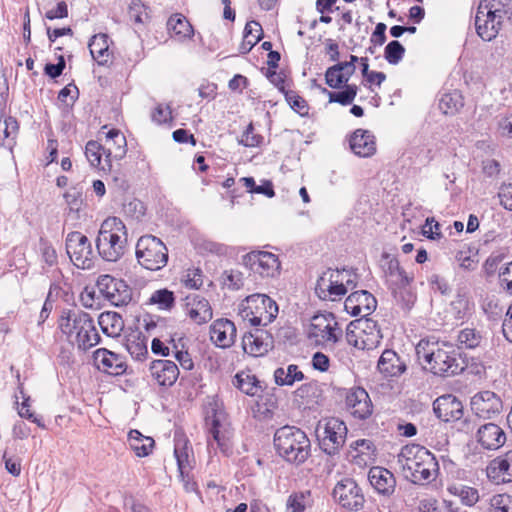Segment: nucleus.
I'll list each match as a JSON object with an SVG mask.
<instances>
[{"mask_svg":"<svg viewBox=\"0 0 512 512\" xmlns=\"http://www.w3.org/2000/svg\"><path fill=\"white\" fill-rule=\"evenodd\" d=\"M145 211L143 202L138 199H132L123 204L125 216L134 220H140L145 215Z\"/></svg>","mask_w":512,"mask_h":512,"instance_id":"6e6d98bb","label":"nucleus"},{"mask_svg":"<svg viewBox=\"0 0 512 512\" xmlns=\"http://www.w3.org/2000/svg\"><path fill=\"white\" fill-rule=\"evenodd\" d=\"M503 254H491L483 264V270L487 277L495 274L498 265L503 261Z\"/></svg>","mask_w":512,"mask_h":512,"instance_id":"e2e57ef3","label":"nucleus"},{"mask_svg":"<svg viewBox=\"0 0 512 512\" xmlns=\"http://www.w3.org/2000/svg\"><path fill=\"white\" fill-rule=\"evenodd\" d=\"M68 16V6L65 1L57 3L55 8L49 9L45 13V17L49 20L62 19Z\"/></svg>","mask_w":512,"mask_h":512,"instance_id":"69168bd1","label":"nucleus"},{"mask_svg":"<svg viewBox=\"0 0 512 512\" xmlns=\"http://www.w3.org/2000/svg\"><path fill=\"white\" fill-rule=\"evenodd\" d=\"M285 98L290 107L300 116H306L309 113V106L306 100L295 91H287Z\"/></svg>","mask_w":512,"mask_h":512,"instance_id":"864d4df0","label":"nucleus"},{"mask_svg":"<svg viewBox=\"0 0 512 512\" xmlns=\"http://www.w3.org/2000/svg\"><path fill=\"white\" fill-rule=\"evenodd\" d=\"M91 56L100 65L109 61L108 36L106 34H97L92 37L88 44Z\"/></svg>","mask_w":512,"mask_h":512,"instance_id":"72a5a7b5","label":"nucleus"},{"mask_svg":"<svg viewBox=\"0 0 512 512\" xmlns=\"http://www.w3.org/2000/svg\"><path fill=\"white\" fill-rule=\"evenodd\" d=\"M59 328L69 339L75 337L78 348L86 351L97 345L100 335L91 316L83 311H70L61 316Z\"/></svg>","mask_w":512,"mask_h":512,"instance_id":"39448f33","label":"nucleus"},{"mask_svg":"<svg viewBox=\"0 0 512 512\" xmlns=\"http://www.w3.org/2000/svg\"><path fill=\"white\" fill-rule=\"evenodd\" d=\"M236 336V326L229 319H217L210 326V339L217 347H231L235 342Z\"/></svg>","mask_w":512,"mask_h":512,"instance_id":"b1692460","label":"nucleus"},{"mask_svg":"<svg viewBox=\"0 0 512 512\" xmlns=\"http://www.w3.org/2000/svg\"><path fill=\"white\" fill-rule=\"evenodd\" d=\"M485 8L491 9L498 19L502 20L504 16L512 22V0H492Z\"/></svg>","mask_w":512,"mask_h":512,"instance_id":"603ef678","label":"nucleus"},{"mask_svg":"<svg viewBox=\"0 0 512 512\" xmlns=\"http://www.w3.org/2000/svg\"><path fill=\"white\" fill-rule=\"evenodd\" d=\"M334 499L344 508L359 511L365 499L357 483L351 478L339 481L333 489Z\"/></svg>","mask_w":512,"mask_h":512,"instance_id":"dca6fc26","label":"nucleus"},{"mask_svg":"<svg viewBox=\"0 0 512 512\" xmlns=\"http://www.w3.org/2000/svg\"><path fill=\"white\" fill-rule=\"evenodd\" d=\"M503 404L499 396L492 391H481L471 398V409L482 419H492L502 411Z\"/></svg>","mask_w":512,"mask_h":512,"instance_id":"f3484780","label":"nucleus"},{"mask_svg":"<svg viewBox=\"0 0 512 512\" xmlns=\"http://www.w3.org/2000/svg\"><path fill=\"white\" fill-rule=\"evenodd\" d=\"M345 273L339 269H328L318 278L315 293L322 300L335 301L346 294Z\"/></svg>","mask_w":512,"mask_h":512,"instance_id":"4468645a","label":"nucleus"},{"mask_svg":"<svg viewBox=\"0 0 512 512\" xmlns=\"http://www.w3.org/2000/svg\"><path fill=\"white\" fill-rule=\"evenodd\" d=\"M64 68H65V60H64V57L62 55H60L58 57V63L57 64H52V63L46 64L44 71L49 77L54 79V78L59 77L62 74Z\"/></svg>","mask_w":512,"mask_h":512,"instance_id":"774afa93","label":"nucleus"},{"mask_svg":"<svg viewBox=\"0 0 512 512\" xmlns=\"http://www.w3.org/2000/svg\"><path fill=\"white\" fill-rule=\"evenodd\" d=\"M368 479L374 489L384 496H390L395 491L396 480L394 475L382 467H372Z\"/></svg>","mask_w":512,"mask_h":512,"instance_id":"c756f323","label":"nucleus"},{"mask_svg":"<svg viewBox=\"0 0 512 512\" xmlns=\"http://www.w3.org/2000/svg\"><path fill=\"white\" fill-rule=\"evenodd\" d=\"M98 323L103 333L111 337L118 336L124 328V321L116 312L101 313L98 318Z\"/></svg>","mask_w":512,"mask_h":512,"instance_id":"c9c22d12","label":"nucleus"},{"mask_svg":"<svg viewBox=\"0 0 512 512\" xmlns=\"http://www.w3.org/2000/svg\"><path fill=\"white\" fill-rule=\"evenodd\" d=\"M397 463L405 477L415 484L434 480L439 470L435 456L427 448L418 444L402 447L397 455Z\"/></svg>","mask_w":512,"mask_h":512,"instance_id":"f03ea898","label":"nucleus"},{"mask_svg":"<svg viewBox=\"0 0 512 512\" xmlns=\"http://www.w3.org/2000/svg\"><path fill=\"white\" fill-rule=\"evenodd\" d=\"M67 205L71 211H79L82 205V192L72 188L64 194Z\"/></svg>","mask_w":512,"mask_h":512,"instance_id":"680f3d73","label":"nucleus"},{"mask_svg":"<svg viewBox=\"0 0 512 512\" xmlns=\"http://www.w3.org/2000/svg\"><path fill=\"white\" fill-rule=\"evenodd\" d=\"M224 284L230 289H240L243 286V274L238 270H226L223 275Z\"/></svg>","mask_w":512,"mask_h":512,"instance_id":"bf43d9fd","label":"nucleus"},{"mask_svg":"<svg viewBox=\"0 0 512 512\" xmlns=\"http://www.w3.org/2000/svg\"><path fill=\"white\" fill-rule=\"evenodd\" d=\"M243 265L262 277H274L279 273L278 257L266 251H253L242 258Z\"/></svg>","mask_w":512,"mask_h":512,"instance_id":"2eb2a0df","label":"nucleus"},{"mask_svg":"<svg viewBox=\"0 0 512 512\" xmlns=\"http://www.w3.org/2000/svg\"><path fill=\"white\" fill-rule=\"evenodd\" d=\"M149 371L151 377L159 386L171 387L175 384L179 377V368L175 362L171 360H154L150 363Z\"/></svg>","mask_w":512,"mask_h":512,"instance_id":"5701e85b","label":"nucleus"},{"mask_svg":"<svg viewBox=\"0 0 512 512\" xmlns=\"http://www.w3.org/2000/svg\"><path fill=\"white\" fill-rule=\"evenodd\" d=\"M93 358L97 368L107 374L119 376L127 370L124 357L105 348L97 349L93 353Z\"/></svg>","mask_w":512,"mask_h":512,"instance_id":"6ab92c4d","label":"nucleus"},{"mask_svg":"<svg viewBox=\"0 0 512 512\" xmlns=\"http://www.w3.org/2000/svg\"><path fill=\"white\" fill-rule=\"evenodd\" d=\"M308 336L318 343H336L342 336V329L332 314H318L312 317Z\"/></svg>","mask_w":512,"mask_h":512,"instance_id":"f8f14e48","label":"nucleus"},{"mask_svg":"<svg viewBox=\"0 0 512 512\" xmlns=\"http://www.w3.org/2000/svg\"><path fill=\"white\" fill-rule=\"evenodd\" d=\"M273 337L262 329L245 334L242 338V346L247 354L258 357L263 356L273 347Z\"/></svg>","mask_w":512,"mask_h":512,"instance_id":"412c9836","label":"nucleus"},{"mask_svg":"<svg viewBox=\"0 0 512 512\" xmlns=\"http://www.w3.org/2000/svg\"><path fill=\"white\" fill-rule=\"evenodd\" d=\"M66 251L75 266L90 269L93 266V249L89 239L81 232H70L66 237Z\"/></svg>","mask_w":512,"mask_h":512,"instance_id":"9b49d317","label":"nucleus"},{"mask_svg":"<svg viewBox=\"0 0 512 512\" xmlns=\"http://www.w3.org/2000/svg\"><path fill=\"white\" fill-rule=\"evenodd\" d=\"M233 384L243 393L249 396H255L260 391H262V387L260 385L259 380L255 377V375H251L246 372H239L235 375Z\"/></svg>","mask_w":512,"mask_h":512,"instance_id":"ea45409f","label":"nucleus"},{"mask_svg":"<svg viewBox=\"0 0 512 512\" xmlns=\"http://www.w3.org/2000/svg\"><path fill=\"white\" fill-rule=\"evenodd\" d=\"M103 147L105 159L102 171H111L112 159L121 160L126 155V138L119 130L111 129L106 134V142Z\"/></svg>","mask_w":512,"mask_h":512,"instance_id":"a211bd4d","label":"nucleus"},{"mask_svg":"<svg viewBox=\"0 0 512 512\" xmlns=\"http://www.w3.org/2000/svg\"><path fill=\"white\" fill-rule=\"evenodd\" d=\"M274 446L282 458L296 465L304 463L310 456L309 438L301 429L294 426L277 429L274 435Z\"/></svg>","mask_w":512,"mask_h":512,"instance_id":"20e7f679","label":"nucleus"},{"mask_svg":"<svg viewBox=\"0 0 512 512\" xmlns=\"http://www.w3.org/2000/svg\"><path fill=\"white\" fill-rule=\"evenodd\" d=\"M454 494L467 506H473L479 500L478 490L468 486L454 487Z\"/></svg>","mask_w":512,"mask_h":512,"instance_id":"5fc2aeb1","label":"nucleus"},{"mask_svg":"<svg viewBox=\"0 0 512 512\" xmlns=\"http://www.w3.org/2000/svg\"><path fill=\"white\" fill-rule=\"evenodd\" d=\"M477 442L487 450H497L506 442L505 432L497 424L481 425L476 433Z\"/></svg>","mask_w":512,"mask_h":512,"instance_id":"bb28decb","label":"nucleus"},{"mask_svg":"<svg viewBox=\"0 0 512 512\" xmlns=\"http://www.w3.org/2000/svg\"><path fill=\"white\" fill-rule=\"evenodd\" d=\"M378 370L386 377L400 376L405 370L406 365L393 350H385L379 358Z\"/></svg>","mask_w":512,"mask_h":512,"instance_id":"7c9ffc66","label":"nucleus"},{"mask_svg":"<svg viewBox=\"0 0 512 512\" xmlns=\"http://www.w3.org/2000/svg\"><path fill=\"white\" fill-rule=\"evenodd\" d=\"M188 314L197 324H203L212 319V308L207 299L194 296L188 298Z\"/></svg>","mask_w":512,"mask_h":512,"instance_id":"2f4dec72","label":"nucleus"},{"mask_svg":"<svg viewBox=\"0 0 512 512\" xmlns=\"http://www.w3.org/2000/svg\"><path fill=\"white\" fill-rule=\"evenodd\" d=\"M346 406L354 417L361 420L367 419L373 412L371 399L362 387L349 390L346 395Z\"/></svg>","mask_w":512,"mask_h":512,"instance_id":"aec40b11","label":"nucleus"},{"mask_svg":"<svg viewBox=\"0 0 512 512\" xmlns=\"http://www.w3.org/2000/svg\"><path fill=\"white\" fill-rule=\"evenodd\" d=\"M149 304L157 305L160 310H171L175 304L174 293L167 288L156 290L151 294Z\"/></svg>","mask_w":512,"mask_h":512,"instance_id":"c03bdc74","label":"nucleus"},{"mask_svg":"<svg viewBox=\"0 0 512 512\" xmlns=\"http://www.w3.org/2000/svg\"><path fill=\"white\" fill-rule=\"evenodd\" d=\"M103 146L97 141H89L85 147V155L90 165L93 167H98L102 170L104 165V161H102V156L105 155L103 152Z\"/></svg>","mask_w":512,"mask_h":512,"instance_id":"49530a36","label":"nucleus"},{"mask_svg":"<svg viewBox=\"0 0 512 512\" xmlns=\"http://www.w3.org/2000/svg\"><path fill=\"white\" fill-rule=\"evenodd\" d=\"M263 37V30L257 21L247 22L244 29L243 41L239 46V52L246 54L261 40Z\"/></svg>","mask_w":512,"mask_h":512,"instance_id":"f704fd0d","label":"nucleus"},{"mask_svg":"<svg viewBox=\"0 0 512 512\" xmlns=\"http://www.w3.org/2000/svg\"><path fill=\"white\" fill-rule=\"evenodd\" d=\"M242 306L241 317L255 327L268 325L278 314L276 302L265 294L248 296Z\"/></svg>","mask_w":512,"mask_h":512,"instance_id":"0eeeda50","label":"nucleus"},{"mask_svg":"<svg viewBox=\"0 0 512 512\" xmlns=\"http://www.w3.org/2000/svg\"><path fill=\"white\" fill-rule=\"evenodd\" d=\"M263 141V137L260 134L254 132V126L250 123L246 130L243 132L239 143L246 147H258Z\"/></svg>","mask_w":512,"mask_h":512,"instance_id":"13d9d810","label":"nucleus"},{"mask_svg":"<svg viewBox=\"0 0 512 512\" xmlns=\"http://www.w3.org/2000/svg\"><path fill=\"white\" fill-rule=\"evenodd\" d=\"M383 271L386 278V284L388 289H392L397 286L411 284L413 276L409 275L401 266L399 261L395 257H391L389 254H383Z\"/></svg>","mask_w":512,"mask_h":512,"instance_id":"a878e982","label":"nucleus"},{"mask_svg":"<svg viewBox=\"0 0 512 512\" xmlns=\"http://www.w3.org/2000/svg\"><path fill=\"white\" fill-rule=\"evenodd\" d=\"M342 88L343 90L337 92L322 88V93L328 95L330 103H338L343 106L350 105L357 95L358 87L355 84H348Z\"/></svg>","mask_w":512,"mask_h":512,"instance_id":"79ce46f5","label":"nucleus"},{"mask_svg":"<svg viewBox=\"0 0 512 512\" xmlns=\"http://www.w3.org/2000/svg\"><path fill=\"white\" fill-rule=\"evenodd\" d=\"M71 85L64 87L58 94V100L63 102L66 106H72L78 97V89L74 86V94Z\"/></svg>","mask_w":512,"mask_h":512,"instance_id":"338daca9","label":"nucleus"},{"mask_svg":"<svg viewBox=\"0 0 512 512\" xmlns=\"http://www.w3.org/2000/svg\"><path fill=\"white\" fill-rule=\"evenodd\" d=\"M187 440L179 439L176 440L174 455L177 460L178 470L180 473V477L183 481H185V473L187 468H189L188 462V453L186 451Z\"/></svg>","mask_w":512,"mask_h":512,"instance_id":"de8ad7c7","label":"nucleus"},{"mask_svg":"<svg viewBox=\"0 0 512 512\" xmlns=\"http://www.w3.org/2000/svg\"><path fill=\"white\" fill-rule=\"evenodd\" d=\"M433 411L444 422L457 421L463 416V405L455 396L447 394L434 401Z\"/></svg>","mask_w":512,"mask_h":512,"instance_id":"4be33fe9","label":"nucleus"},{"mask_svg":"<svg viewBox=\"0 0 512 512\" xmlns=\"http://www.w3.org/2000/svg\"><path fill=\"white\" fill-rule=\"evenodd\" d=\"M167 28L169 31H172L175 36H178L179 39L190 38L193 33V27L182 14H174L167 21Z\"/></svg>","mask_w":512,"mask_h":512,"instance_id":"a19ab883","label":"nucleus"},{"mask_svg":"<svg viewBox=\"0 0 512 512\" xmlns=\"http://www.w3.org/2000/svg\"><path fill=\"white\" fill-rule=\"evenodd\" d=\"M462 106L463 99L457 91L442 95L439 101V109L446 115L455 114Z\"/></svg>","mask_w":512,"mask_h":512,"instance_id":"37998d69","label":"nucleus"},{"mask_svg":"<svg viewBox=\"0 0 512 512\" xmlns=\"http://www.w3.org/2000/svg\"><path fill=\"white\" fill-rule=\"evenodd\" d=\"M376 307V298L366 290H359L351 293L344 302V308L349 314L365 318L364 320H356L358 324H365V328L376 327L375 321L366 318L375 311Z\"/></svg>","mask_w":512,"mask_h":512,"instance_id":"1a4fd4ad","label":"nucleus"},{"mask_svg":"<svg viewBox=\"0 0 512 512\" xmlns=\"http://www.w3.org/2000/svg\"><path fill=\"white\" fill-rule=\"evenodd\" d=\"M349 144L353 153L359 157H371L376 152L375 136L369 130H355Z\"/></svg>","mask_w":512,"mask_h":512,"instance_id":"c85d7f7f","label":"nucleus"},{"mask_svg":"<svg viewBox=\"0 0 512 512\" xmlns=\"http://www.w3.org/2000/svg\"><path fill=\"white\" fill-rule=\"evenodd\" d=\"M485 512H512V497L508 494L494 495Z\"/></svg>","mask_w":512,"mask_h":512,"instance_id":"09e8293b","label":"nucleus"},{"mask_svg":"<svg viewBox=\"0 0 512 512\" xmlns=\"http://www.w3.org/2000/svg\"><path fill=\"white\" fill-rule=\"evenodd\" d=\"M457 341L460 348L474 349L482 342V335L473 328H465L458 333Z\"/></svg>","mask_w":512,"mask_h":512,"instance_id":"a18cd8bd","label":"nucleus"},{"mask_svg":"<svg viewBox=\"0 0 512 512\" xmlns=\"http://www.w3.org/2000/svg\"><path fill=\"white\" fill-rule=\"evenodd\" d=\"M389 290L396 304L404 312H409L412 309L416 301V294L413 292L410 284L397 286Z\"/></svg>","mask_w":512,"mask_h":512,"instance_id":"58836bf2","label":"nucleus"},{"mask_svg":"<svg viewBox=\"0 0 512 512\" xmlns=\"http://www.w3.org/2000/svg\"><path fill=\"white\" fill-rule=\"evenodd\" d=\"M126 349L135 360L142 361L148 356L147 339L141 332H133L126 338Z\"/></svg>","mask_w":512,"mask_h":512,"instance_id":"473e14b6","label":"nucleus"},{"mask_svg":"<svg viewBox=\"0 0 512 512\" xmlns=\"http://www.w3.org/2000/svg\"><path fill=\"white\" fill-rule=\"evenodd\" d=\"M352 74L346 73L345 68L338 62L337 64L330 66L325 72L326 84L332 89H340L345 85H348Z\"/></svg>","mask_w":512,"mask_h":512,"instance_id":"4c0bfd02","label":"nucleus"},{"mask_svg":"<svg viewBox=\"0 0 512 512\" xmlns=\"http://www.w3.org/2000/svg\"><path fill=\"white\" fill-rule=\"evenodd\" d=\"M136 258L145 269L158 271L168 262L166 245L154 235H143L136 243Z\"/></svg>","mask_w":512,"mask_h":512,"instance_id":"423d86ee","label":"nucleus"},{"mask_svg":"<svg viewBox=\"0 0 512 512\" xmlns=\"http://www.w3.org/2000/svg\"><path fill=\"white\" fill-rule=\"evenodd\" d=\"M309 496L310 491H300L291 494L286 503L287 512H304Z\"/></svg>","mask_w":512,"mask_h":512,"instance_id":"8fccbe9b","label":"nucleus"},{"mask_svg":"<svg viewBox=\"0 0 512 512\" xmlns=\"http://www.w3.org/2000/svg\"><path fill=\"white\" fill-rule=\"evenodd\" d=\"M128 15L130 20L135 23H144L143 16L147 17L146 8L140 0H134L131 2L128 8Z\"/></svg>","mask_w":512,"mask_h":512,"instance_id":"052dcab7","label":"nucleus"},{"mask_svg":"<svg viewBox=\"0 0 512 512\" xmlns=\"http://www.w3.org/2000/svg\"><path fill=\"white\" fill-rule=\"evenodd\" d=\"M487 475L496 483L512 482V450L491 460Z\"/></svg>","mask_w":512,"mask_h":512,"instance_id":"cd10ccee","label":"nucleus"},{"mask_svg":"<svg viewBox=\"0 0 512 512\" xmlns=\"http://www.w3.org/2000/svg\"><path fill=\"white\" fill-rule=\"evenodd\" d=\"M39 249L42 260L48 266H54L57 263V253L53 246L44 238H40Z\"/></svg>","mask_w":512,"mask_h":512,"instance_id":"4d7b16f0","label":"nucleus"},{"mask_svg":"<svg viewBox=\"0 0 512 512\" xmlns=\"http://www.w3.org/2000/svg\"><path fill=\"white\" fill-rule=\"evenodd\" d=\"M405 54L404 46L398 41L393 40L387 44L384 50V57L389 64H398Z\"/></svg>","mask_w":512,"mask_h":512,"instance_id":"3c124183","label":"nucleus"},{"mask_svg":"<svg viewBox=\"0 0 512 512\" xmlns=\"http://www.w3.org/2000/svg\"><path fill=\"white\" fill-rule=\"evenodd\" d=\"M128 233L120 218L108 217L98 232L96 248L99 255L106 261H118L126 251Z\"/></svg>","mask_w":512,"mask_h":512,"instance_id":"7ed1b4c3","label":"nucleus"},{"mask_svg":"<svg viewBox=\"0 0 512 512\" xmlns=\"http://www.w3.org/2000/svg\"><path fill=\"white\" fill-rule=\"evenodd\" d=\"M96 286L100 293L114 306H126L132 300V289L125 281L116 279L111 275H100Z\"/></svg>","mask_w":512,"mask_h":512,"instance_id":"9d476101","label":"nucleus"},{"mask_svg":"<svg viewBox=\"0 0 512 512\" xmlns=\"http://www.w3.org/2000/svg\"><path fill=\"white\" fill-rule=\"evenodd\" d=\"M498 197L500 200V204L509 211H512V184H502Z\"/></svg>","mask_w":512,"mask_h":512,"instance_id":"0e129e2a","label":"nucleus"},{"mask_svg":"<svg viewBox=\"0 0 512 512\" xmlns=\"http://www.w3.org/2000/svg\"><path fill=\"white\" fill-rule=\"evenodd\" d=\"M206 426L208 430V449H219L222 453L228 454L231 450L232 431L228 424L221 422L216 411L212 416L206 417Z\"/></svg>","mask_w":512,"mask_h":512,"instance_id":"ddd939ff","label":"nucleus"},{"mask_svg":"<svg viewBox=\"0 0 512 512\" xmlns=\"http://www.w3.org/2000/svg\"><path fill=\"white\" fill-rule=\"evenodd\" d=\"M316 433L321 449L328 455H335L345 443L347 427L342 420L329 418L318 423Z\"/></svg>","mask_w":512,"mask_h":512,"instance_id":"6e6552de","label":"nucleus"},{"mask_svg":"<svg viewBox=\"0 0 512 512\" xmlns=\"http://www.w3.org/2000/svg\"><path fill=\"white\" fill-rule=\"evenodd\" d=\"M129 443L131 449L138 457L148 456L155 444L153 438L142 435L138 430H131L129 432Z\"/></svg>","mask_w":512,"mask_h":512,"instance_id":"e433bc0d","label":"nucleus"},{"mask_svg":"<svg viewBox=\"0 0 512 512\" xmlns=\"http://www.w3.org/2000/svg\"><path fill=\"white\" fill-rule=\"evenodd\" d=\"M485 9L486 11L483 10V5L480 4L475 17V26L477 34L484 41H491L498 34L502 20L498 19L491 9Z\"/></svg>","mask_w":512,"mask_h":512,"instance_id":"393cba45","label":"nucleus"},{"mask_svg":"<svg viewBox=\"0 0 512 512\" xmlns=\"http://www.w3.org/2000/svg\"><path fill=\"white\" fill-rule=\"evenodd\" d=\"M416 355L420 362L429 366V370L442 377H451L464 370L460 355L452 345L443 342H430L422 339L416 346Z\"/></svg>","mask_w":512,"mask_h":512,"instance_id":"f257e3e1","label":"nucleus"}]
</instances>
